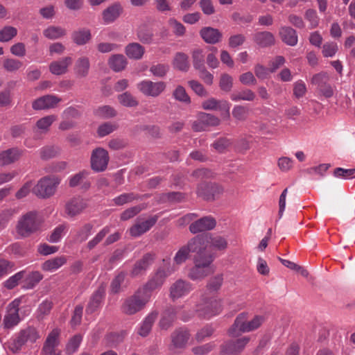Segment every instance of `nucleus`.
<instances>
[{"instance_id":"nucleus-49","label":"nucleus","mask_w":355,"mask_h":355,"mask_svg":"<svg viewBox=\"0 0 355 355\" xmlns=\"http://www.w3.org/2000/svg\"><path fill=\"white\" fill-rule=\"evenodd\" d=\"M232 144V141L230 139L227 137H220L211 144V147L218 153H223L227 150Z\"/></svg>"},{"instance_id":"nucleus-12","label":"nucleus","mask_w":355,"mask_h":355,"mask_svg":"<svg viewBox=\"0 0 355 355\" xmlns=\"http://www.w3.org/2000/svg\"><path fill=\"white\" fill-rule=\"evenodd\" d=\"M220 124V119L212 114L199 112L197 119L192 123V129L196 132L208 130L211 127H216Z\"/></svg>"},{"instance_id":"nucleus-20","label":"nucleus","mask_w":355,"mask_h":355,"mask_svg":"<svg viewBox=\"0 0 355 355\" xmlns=\"http://www.w3.org/2000/svg\"><path fill=\"white\" fill-rule=\"evenodd\" d=\"M216 220L211 216L202 217L194 222L189 226V230L193 234L210 230L215 227Z\"/></svg>"},{"instance_id":"nucleus-55","label":"nucleus","mask_w":355,"mask_h":355,"mask_svg":"<svg viewBox=\"0 0 355 355\" xmlns=\"http://www.w3.org/2000/svg\"><path fill=\"white\" fill-rule=\"evenodd\" d=\"M110 227H104L91 241L87 243V248L89 250L93 249L96 245H98L104 237L110 232Z\"/></svg>"},{"instance_id":"nucleus-18","label":"nucleus","mask_w":355,"mask_h":355,"mask_svg":"<svg viewBox=\"0 0 355 355\" xmlns=\"http://www.w3.org/2000/svg\"><path fill=\"white\" fill-rule=\"evenodd\" d=\"M207 239L205 235H198L191 239L185 246L188 248L189 252H196V255L208 256L209 254L206 252Z\"/></svg>"},{"instance_id":"nucleus-41","label":"nucleus","mask_w":355,"mask_h":355,"mask_svg":"<svg viewBox=\"0 0 355 355\" xmlns=\"http://www.w3.org/2000/svg\"><path fill=\"white\" fill-rule=\"evenodd\" d=\"M108 64L114 71H122L127 64L126 58L122 54L113 55L110 58Z\"/></svg>"},{"instance_id":"nucleus-63","label":"nucleus","mask_w":355,"mask_h":355,"mask_svg":"<svg viewBox=\"0 0 355 355\" xmlns=\"http://www.w3.org/2000/svg\"><path fill=\"white\" fill-rule=\"evenodd\" d=\"M248 115V109L243 105H235L232 110V116L239 121L246 120Z\"/></svg>"},{"instance_id":"nucleus-48","label":"nucleus","mask_w":355,"mask_h":355,"mask_svg":"<svg viewBox=\"0 0 355 355\" xmlns=\"http://www.w3.org/2000/svg\"><path fill=\"white\" fill-rule=\"evenodd\" d=\"M60 153V148L55 146H47L40 150V157L47 160L56 157Z\"/></svg>"},{"instance_id":"nucleus-47","label":"nucleus","mask_w":355,"mask_h":355,"mask_svg":"<svg viewBox=\"0 0 355 355\" xmlns=\"http://www.w3.org/2000/svg\"><path fill=\"white\" fill-rule=\"evenodd\" d=\"M93 225L90 223H86L79 228L76 234L75 239L79 243L85 241L91 234Z\"/></svg>"},{"instance_id":"nucleus-8","label":"nucleus","mask_w":355,"mask_h":355,"mask_svg":"<svg viewBox=\"0 0 355 355\" xmlns=\"http://www.w3.org/2000/svg\"><path fill=\"white\" fill-rule=\"evenodd\" d=\"M174 271L175 269L171 267L169 263L164 267L159 268L154 276L141 288L145 289V291H147L151 296L152 292L161 287L166 277L171 275Z\"/></svg>"},{"instance_id":"nucleus-23","label":"nucleus","mask_w":355,"mask_h":355,"mask_svg":"<svg viewBox=\"0 0 355 355\" xmlns=\"http://www.w3.org/2000/svg\"><path fill=\"white\" fill-rule=\"evenodd\" d=\"M189 338L190 334L186 328L178 329L171 334L172 345L175 348L185 347Z\"/></svg>"},{"instance_id":"nucleus-53","label":"nucleus","mask_w":355,"mask_h":355,"mask_svg":"<svg viewBox=\"0 0 355 355\" xmlns=\"http://www.w3.org/2000/svg\"><path fill=\"white\" fill-rule=\"evenodd\" d=\"M169 70V66L166 64L157 63L153 64L150 67V73L156 77L163 78Z\"/></svg>"},{"instance_id":"nucleus-56","label":"nucleus","mask_w":355,"mask_h":355,"mask_svg":"<svg viewBox=\"0 0 355 355\" xmlns=\"http://www.w3.org/2000/svg\"><path fill=\"white\" fill-rule=\"evenodd\" d=\"M17 34V30L12 26H5L0 31V41L6 42L11 40Z\"/></svg>"},{"instance_id":"nucleus-16","label":"nucleus","mask_w":355,"mask_h":355,"mask_svg":"<svg viewBox=\"0 0 355 355\" xmlns=\"http://www.w3.org/2000/svg\"><path fill=\"white\" fill-rule=\"evenodd\" d=\"M231 104L226 100H218L215 98H209L202 103V107L205 110L219 111L223 114L225 112L230 116V109Z\"/></svg>"},{"instance_id":"nucleus-29","label":"nucleus","mask_w":355,"mask_h":355,"mask_svg":"<svg viewBox=\"0 0 355 355\" xmlns=\"http://www.w3.org/2000/svg\"><path fill=\"white\" fill-rule=\"evenodd\" d=\"M123 8L120 3H116L107 7L103 10L102 17L105 24H109L114 21L121 15Z\"/></svg>"},{"instance_id":"nucleus-39","label":"nucleus","mask_w":355,"mask_h":355,"mask_svg":"<svg viewBox=\"0 0 355 355\" xmlns=\"http://www.w3.org/2000/svg\"><path fill=\"white\" fill-rule=\"evenodd\" d=\"M173 65L180 71H187L190 67L188 55L182 52L177 53L174 56Z\"/></svg>"},{"instance_id":"nucleus-1","label":"nucleus","mask_w":355,"mask_h":355,"mask_svg":"<svg viewBox=\"0 0 355 355\" xmlns=\"http://www.w3.org/2000/svg\"><path fill=\"white\" fill-rule=\"evenodd\" d=\"M150 298V294L145 291V289L140 287L132 295L124 300L121 306V311L127 315L135 314L145 307Z\"/></svg>"},{"instance_id":"nucleus-4","label":"nucleus","mask_w":355,"mask_h":355,"mask_svg":"<svg viewBox=\"0 0 355 355\" xmlns=\"http://www.w3.org/2000/svg\"><path fill=\"white\" fill-rule=\"evenodd\" d=\"M40 338L38 330L33 326H28L19 331L17 338L9 344L8 349L14 354L18 353L25 344H33Z\"/></svg>"},{"instance_id":"nucleus-19","label":"nucleus","mask_w":355,"mask_h":355,"mask_svg":"<svg viewBox=\"0 0 355 355\" xmlns=\"http://www.w3.org/2000/svg\"><path fill=\"white\" fill-rule=\"evenodd\" d=\"M249 340V337L244 336L236 340L227 342L222 346V352L227 355H236L244 349Z\"/></svg>"},{"instance_id":"nucleus-34","label":"nucleus","mask_w":355,"mask_h":355,"mask_svg":"<svg viewBox=\"0 0 355 355\" xmlns=\"http://www.w3.org/2000/svg\"><path fill=\"white\" fill-rule=\"evenodd\" d=\"M254 42L261 47H267L275 44L273 34L268 31L258 32L253 36Z\"/></svg>"},{"instance_id":"nucleus-50","label":"nucleus","mask_w":355,"mask_h":355,"mask_svg":"<svg viewBox=\"0 0 355 355\" xmlns=\"http://www.w3.org/2000/svg\"><path fill=\"white\" fill-rule=\"evenodd\" d=\"M23 66L22 62L15 58H5L3 67L8 72H15Z\"/></svg>"},{"instance_id":"nucleus-62","label":"nucleus","mask_w":355,"mask_h":355,"mask_svg":"<svg viewBox=\"0 0 355 355\" xmlns=\"http://www.w3.org/2000/svg\"><path fill=\"white\" fill-rule=\"evenodd\" d=\"M43 278V275L38 271L31 272L26 279V288L31 289L34 288Z\"/></svg>"},{"instance_id":"nucleus-32","label":"nucleus","mask_w":355,"mask_h":355,"mask_svg":"<svg viewBox=\"0 0 355 355\" xmlns=\"http://www.w3.org/2000/svg\"><path fill=\"white\" fill-rule=\"evenodd\" d=\"M279 36L282 40L289 46H295L297 43V35L293 28L289 26H282L279 29Z\"/></svg>"},{"instance_id":"nucleus-27","label":"nucleus","mask_w":355,"mask_h":355,"mask_svg":"<svg viewBox=\"0 0 355 355\" xmlns=\"http://www.w3.org/2000/svg\"><path fill=\"white\" fill-rule=\"evenodd\" d=\"M209 306H211L210 309H204L198 308L196 310L200 317L209 318L214 315L219 314L222 311V304L220 300L209 299Z\"/></svg>"},{"instance_id":"nucleus-35","label":"nucleus","mask_w":355,"mask_h":355,"mask_svg":"<svg viewBox=\"0 0 355 355\" xmlns=\"http://www.w3.org/2000/svg\"><path fill=\"white\" fill-rule=\"evenodd\" d=\"M67 261L66 256L56 257L44 261L42 265V269L47 272H53L64 265Z\"/></svg>"},{"instance_id":"nucleus-30","label":"nucleus","mask_w":355,"mask_h":355,"mask_svg":"<svg viewBox=\"0 0 355 355\" xmlns=\"http://www.w3.org/2000/svg\"><path fill=\"white\" fill-rule=\"evenodd\" d=\"M72 41L78 46L85 45L92 40V33L87 28H80L71 33Z\"/></svg>"},{"instance_id":"nucleus-22","label":"nucleus","mask_w":355,"mask_h":355,"mask_svg":"<svg viewBox=\"0 0 355 355\" xmlns=\"http://www.w3.org/2000/svg\"><path fill=\"white\" fill-rule=\"evenodd\" d=\"M22 155V150L18 148H11L0 153V166L10 165L18 161Z\"/></svg>"},{"instance_id":"nucleus-10","label":"nucleus","mask_w":355,"mask_h":355,"mask_svg":"<svg viewBox=\"0 0 355 355\" xmlns=\"http://www.w3.org/2000/svg\"><path fill=\"white\" fill-rule=\"evenodd\" d=\"M137 87L144 96L155 98L165 91L166 84L163 81L153 82L146 79L137 83Z\"/></svg>"},{"instance_id":"nucleus-40","label":"nucleus","mask_w":355,"mask_h":355,"mask_svg":"<svg viewBox=\"0 0 355 355\" xmlns=\"http://www.w3.org/2000/svg\"><path fill=\"white\" fill-rule=\"evenodd\" d=\"M205 236L207 238L206 240V243L209 246L214 249L218 250H223L227 247V242L224 237H222L218 235L212 236L209 234H206Z\"/></svg>"},{"instance_id":"nucleus-43","label":"nucleus","mask_w":355,"mask_h":355,"mask_svg":"<svg viewBox=\"0 0 355 355\" xmlns=\"http://www.w3.org/2000/svg\"><path fill=\"white\" fill-rule=\"evenodd\" d=\"M43 34L49 40H56L66 35L67 31L60 26H51L44 31Z\"/></svg>"},{"instance_id":"nucleus-38","label":"nucleus","mask_w":355,"mask_h":355,"mask_svg":"<svg viewBox=\"0 0 355 355\" xmlns=\"http://www.w3.org/2000/svg\"><path fill=\"white\" fill-rule=\"evenodd\" d=\"M125 54L130 59L140 60L145 52V49L140 44L132 42L126 46Z\"/></svg>"},{"instance_id":"nucleus-11","label":"nucleus","mask_w":355,"mask_h":355,"mask_svg":"<svg viewBox=\"0 0 355 355\" xmlns=\"http://www.w3.org/2000/svg\"><path fill=\"white\" fill-rule=\"evenodd\" d=\"M110 156L107 150L103 148L94 149L91 154V168L95 172L105 171L108 166Z\"/></svg>"},{"instance_id":"nucleus-28","label":"nucleus","mask_w":355,"mask_h":355,"mask_svg":"<svg viewBox=\"0 0 355 355\" xmlns=\"http://www.w3.org/2000/svg\"><path fill=\"white\" fill-rule=\"evenodd\" d=\"M72 58L67 56L62 59L52 62L49 65L50 71L55 75H62L65 73L68 67L72 64Z\"/></svg>"},{"instance_id":"nucleus-21","label":"nucleus","mask_w":355,"mask_h":355,"mask_svg":"<svg viewBox=\"0 0 355 355\" xmlns=\"http://www.w3.org/2000/svg\"><path fill=\"white\" fill-rule=\"evenodd\" d=\"M154 259V254H153L147 253L144 255L142 259L135 263L132 270L130 271V275L133 277L142 275L153 263Z\"/></svg>"},{"instance_id":"nucleus-54","label":"nucleus","mask_w":355,"mask_h":355,"mask_svg":"<svg viewBox=\"0 0 355 355\" xmlns=\"http://www.w3.org/2000/svg\"><path fill=\"white\" fill-rule=\"evenodd\" d=\"M25 272L24 270L15 273L14 275L10 277L3 285L8 289H12L16 287L21 280L24 277Z\"/></svg>"},{"instance_id":"nucleus-25","label":"nucleus","mask_w":355,"mask_h":355,"mask_svg":"<svg viewBox=\"0 0 355 355\" xmlns=\"http://www.w3.org/2000/svg\"><path fill=\"white\" fill-rule=\"evenodd\" d=\"M105 297V289L99 287L91 296L86 308V313L91 314L95 312L101 305Z\"/></svg>"},{"instance_id":"nucleus-3","label":"nucleus","mask_w":355,"mask_h":355,"mask_svg":"<svg viewBox=\"0 0 355 355\" xmlns=\"http://www.w3.org/2000/svg\"><path fill=\"white\" fill-rule=\"evenodd\" d=\"M266 320L263 315H255L251 320L247 321L245 313L239 314L232 327L229 330L231 336H237L240 333L249 332L258 329Z\"/></svg>"},{"instance_id":"nucleus-44","label":"nucleus","mask_w":355,"mask_h":355,"mask_svg":"<svg viewBox=\"0 0 355 355\" xmlns=\"http://www.w3.org/2000/svg\"><path fill=\"white\" fill-rule=\"evenodd\" d=\"M137 38L144 44H150L153 42V33L146 25H141L137 31Z\"/></svg>"},{"instance_id":"nucleus-7","label":"nucleus","mask_w":355,"mask_h":355,"mask_svg":"<svg viewBox=\"0 0 355 355\" xmlns=\"http://www.w3.org/2000/svg\"><path fill=\"white\" fill-rule=\"evenodd\" d=\"M24 297H18L12 300L6 306V313L3 319V326L6 329H12L17 326L21 320L19 311Z\"/></svg>"},{"instance_id":"nucleus-51","label":"nucleus","mask_w":355,"mask_h":355,"mask_svg":"<svg viewBox=\"0 0 355 355\" xmlns=\"http://www.w3.org/2000/svg\"><path fill=\"white\" fill-rule=\"evenodd\" d=\"M193 64L196 69L202 68L205 66V55L203 50L196 49L192 51Z\"/></svg>"},{"instance_id":"nucleus-59","label":"nucleus","mask_w":355,"mask_h":355,"mask_svg":"<svg viewBox=\"0 0 355 355\" xmlns=\"http://www.w3.org/2000/svg\"><path fill=\"white\" fill-rule=\"evenodd\" d=\"M233 86V78L227 73H223L220 76L219 81V87L221 90L229 92L231 91Z\"/></svg>"},{"instance_id":"nucleus-64","label":"nucleus","mask_w":355,"mask_h":355,"mask_svg":"<svg viewBox=\"0 0 355 355\" xmlns=\"http://www.w3.org/2000/svg\"><path fill=\"white\" fill-rule=\"evenodd\" d=\"M116 128L117 125L115 123L106 122L99 125L97 132L99 137H103L112 133Z\"/></svg>"},{"instance_id":"nucleus-37","label":"nucleus","mask_w":355,"mask_h":355,"mask_svg":"<svg viewBox=\"0 0 355 355\" xmlns=\"http://www.w3.org/2000/svg\"><path fill=\"white\" fill-rule=\"evenodd\" d=\"M157 315L158 313L157 312H152L145 318L138 329V334L140 336L145 337L150 333Z\"/></svg>"},{"instance_id":"nucleus-61","label":"nucleus","mask_w":355,"mask_h":355,"mask_svg":"<svg viewBox=\"0 0 355 355\" xmlns=\"http://www.w3.org/2000/svg\"><path fill=\"white\" fill-rule=\"evenodd\" d=\"M223 282V277L222 275H218L212 278H211L207 285V289L211 292L218 291Z\"/></svg>"},{"instance_id":"nucleus-24","label":"nucleus","mask_w":355,"mask_h":355,"mask_svg":"<svg viewBox=\"0 0 355 355\" xmlns=\"http://www.w3.org/2000/svg\"><path fill=\"white\" fill-rule=\"evenodd\" d=\"M60 98L53 95H46L33 101L32 107L34 110H45L54 107Z\"/></svg>"},{"instance_id":"nucleus-15","label":"nucleus","mask_w":355,"mask_h":355,"mask_svg":"<svg viewBox=\"0 0 355 355\" xmlns=\"http://www.w3.org/2000/svg\"><path fill=\"white\" fill-rule=\"evenodd\" d=\"M87 207V202L80 197H74L67 201L64 206L65 214L69 217L80 215Z\"/></svg>"},{"instance_id":"nucleus-46","label":"nucleus","mask_w":355,"mask_h":355,"mask_svg":"<svg viewBox=\"0 0 355 355\" xmlns=\"http://www.w3.org/2000/svg\"><path fill=\"white\" fill-rule=\"evenodd\" d=\"M139 198V195L135 193H124L114 198L112 201L115 205L122 206L135 200H138Z\"/></svg>"},{"instance_id":"nucleus-58","label":"nucleus","mask_w":355,"mask_h":355,"mask_svg":"<svg viewBox=\"0 0 355 355\" xmlns=\"http://www.w3.org/2000/svg\"><path fill=\"white\" fill-rule=\"evenodd\" d=\"M173 96L175 100L189 104L191 102V98L186 92L185 89L182 86H178L173 91Z\"/></svg>"},{"instance_id":"nucleus-14","label":"nucleus","mask_w":355,"mask_h":355,"mask_svg":"<svg viewBox=\"0 0 355 355\" xmlns=\"http://www.w3.org/2000/svg\"><path fill=\"white\" fill-rule=\"evenodd\" d=\"M157 216H154L144 220L138 218L135 223L130 228V234L133 237H138L148 232L157 222Z\"/></svg>"},{"instance_id":"nucleus-26","label":"nucleus","mask_w":355,"mask_h":355,"mask_svg":"<svg viewBox=\"0 0 355 355\" xmlns=\"http://www.w3.org/2000/svg\"><path fill=\"white\" fill-rule=\"evenodd\" d=\"M60 336V330L58 329H53L48 335L42 352L44 355H51L55 352V347L58 345V337Z\"/></svg>"},{"instance_id":"nucleus-31","label":"nucleus","mask_w":355,"mask_h":355,"mask_svg":"<svg viewBox=\"0 0 355 355\" xmlns=\"http://www.w3.org/2000/svg\"><path fill=\"white\" fill-rule=\"evenodd\" d=\"M200 34L205 42L209 44H216L221 40L223 37L222 33L218 29L211 27L203 28Z\"/></svg>"},{"instance_id":"nucleus-6","label":"nucleus","mask_w":355,"mask_h":355,"mask_svg":"<svg viewBox=\"0 0 355 355\" xmlns=\"http://www.w3.org/2000/svg\"><path fill=\"white\" fill-rule=\"evenodd\" d=\"M40 226V221L35 211H29L23 215L17 224V232L24 237H27L37 232Z\"/></svg>"},{"instance_id":"nucleus-45","label":"nucleus","mask_w":355,"mask_h":355,"mask_svg":"<svg viewBox=\"0 0 355 355\" xmlns=\"http://www.w3.org/2000/svg\"><path fill=\"white\" fill-rule=\"evenodd\" d=\"M255 94L249 89H245L240 92H234L230 96L231 100L236 102L240 101H252L255 99Z\"/></svg>"},{"instance_id":"nucleus-13","label":"nucleus","mask_w":355,"mask_h":355,"mask_svg":"<svg viewBox=\"0 0 355 355\" xmlns=\"http://www.w3.org/2000/svg\"><path fill=\"white\" fill-rule=\"evenodd\" d=\"M223 188L215 183L202 182L197 188V195L207 200H214L220 193Z\"/></svg>"},{"instance_id":"nucleus-42","label":"nucleus","mask_w":355,"mask_h":355,"mask_svg":"<svg viewBox=\"0 0 355 355\" xmlns=\"http://www.w3.org/2000/svg\"><path fill=\"white\" fill-rule=\"evenodd\" d=\"M57 117L55 115H49L39 119L35 124L36 131L41 133H46L48 132L49 127L56 120Z\"/></svg>"},{"instance_id":"nucleus-36","label":"nucleus","mask_w":355,"mask_h":355,"mask_svg":"<svg viewBox=\"0 0 355 355\" xmlns=\"http://www.w3.org/2000/svg\"><path fill=\"white\" fill-rule=\"evenodd\" d=\"M176 313V308L169 307L166 309L162 314V318L159 322V327L162 329H168L174 322Z\"/></svg>"},{"instance_id":"nucleus-5","label":"nucleus","mask_w":355,"mask_h":355,"mask_svg":"<svg viewBox=\"0 0 355 355\" xmlns=\"http://www.w3.org/2000/svg\"><path fill=\"white\" fill-rule=\"evenodd\" d=\"M60 182V179L58 176L44 177L33 188V193L40 198H48L55 193Z\"/></svg>"},{"instance_id":"nucleus-57","label":"nucleus","mask_w":355,"mask_h":355,"mask_svg":"<svg viewBox=\"0 0 355 355\" xmlns=\"http://www.w3.org/2000/svg\"><path fill=\"white\" fill-rule=\"evenodd\" d=\"M119 101L125 107H136L138 105L137 100L129 92H124L118 97Z\"/></svg>"},{"instance_id":"nucleus-60","label":"nucleus","mask_w":355,"mask_h":355,"mask_svg":"<svg viewBox=\"0 0 355 355\" xmlns=\"http://www.w3.org/2000/svg\"><path fill=\"white\" fill-rule=\"evenodd\" d=\"M95 114L102 118H111L116 116L114 109L109 105L99 107L95 110Z\"/></svg>"},{"instance_id":"nucleus-9","label":"nucleus","mask_w":355,"mask_h":355,"mask_svg":"<svg viewBox=\"0 0 355 355\" xmlns=\"http://www.w3.org/2000/svg\"><path fill=\"white\" fill-rule=\"evenodd\" d=\"M329 80L330 77L327 73L320 72L312 77L311 83L317 87V92L320 96L329 98L334 94V88L329 83Z\"/></svg>"},{"instance_id":"nucleus-2","label":"nucleus","mask_w":355,"mask_h":355,"mask_svg":"<svg viewBox=\"0 0 355 355\" xmlns=\"http://www.w3.org/2000/svg\"><path fill=\"white\" fill-rule=\"evenodd\" d=\"M214 257L212 254L202 256L196 255L193 259L194 266L189 270L188 277L193 281L201 280L214 272L211 266Z\"/></svg>"},{"instance_id":"nucleus-33","label":"nucleus","mask_w":355,"mask_h":355,"mask_svg":"<svg viewBox=\"0 0 355 355\" xmlns=\"http://www.w3.org/2000/svg\"><path fill=\"white\" fill-rule=\"evenodd\" d=\"M90 68V62L87 56L78 58L74 65V72L79 78L86 77L89 74Z\"/></svg>"},{"instance_id":"nucleus-52","label":"nucleus","mask_w":355,"mask_h":355,"mask_svg":"<svg viewBox=\"0 0 355 355\" xmlns=\"http://www.w3.org/2000/svg\"><path fill=\"white\" fill-rule=\"evenodd\" d=\"M67 225L64 224L59 225L57 226L52 233L49 235L48 241L51 243H58L60 241L61 238L66 233Z\"/></svg>"},{"instance_id":"nucleus-17","label":"nucleus","mask_w":355,"mask_h":355,"mask_svg":"<svg viewBox=\"0 0 355 355\" xmlns=\"http://www.w3.org/2000/svg\"><path fill=\"white\" fill-rule=\"evenodd\" d=\"M192 289L191 283L185 280L178 279L171 286L170 297L174 301L187 295Z\"/></svg>"}]
</instances>
